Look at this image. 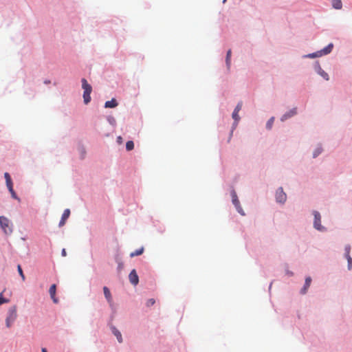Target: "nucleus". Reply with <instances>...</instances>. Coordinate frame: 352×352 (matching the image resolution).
<instances>
[{
  "instance_id": "nucleus-10",
  "label": "nucleus",
  "mask_w": 352,
  "mask_h": 352,
  "mask_svg": "<svg viewBox=\"0 0 352 352\" xmlns=\"http://www.w3.org/2000/svg\"><path fill=\"white\" fill-rule=\"evenodd\" d=\"M296 113V109L294 108L293 109H291L289 112H287L286 113H285L282 118H281V121H285L287 119L292 117L293 116H294L295 114Z\"/></svg>"
},
{
  "instance_id": "nucleus-36",
  "label": "nucleus",
  "mask_w": 352,
  "mask_h": 352,
  "mask_svg": "<svg viewBox=\"0 0 352 352\" xmlns=\"http://www.w3.org/2000/svg\"><path fill=\"white\" fill-rule=\"evenodd\" d=\"M226 1V0H223V3H225Z\"/></svg>"
},
{
  "instance_id": "nucleus-25",
  "label": "nucleus",
  "mask_w": 352,
  "mask_h": 352,
  "mask_svg": "<svg viewBox=\"0 0 352 352\" xmlns=\"http://www.w3.org/2000/svg\"><path fill=\"white\" fill-rule=\"evenodd\" d=\"M10 192L11 193L12 195V197L15 199H17V200H20L19 198L16 196L14 189H13V187H11V188H8Z\"/></svg>"
},
{
  "instance_id": "nucleus-34",
  "label": "nucleus",
  "mask_w": 352,
  "mask_h": 352,
  "mask_svg": "<svg viewBox=\"0 0 352 352\" xmlns=\"http://www.w3.org/2000/svg\"><path fill=\"white\" fill-rule=\"evenodd\" d=\"M122 137H120V136L118 137V142L119 143H122Z\"/></svg>"
},
{
  "instance_id": "nucleus-18",
  "label": "nucleus",
  "mask_w": 352,
  "mask_h": 352,
  "mask_svg": "<svg viewBox=\"0 0 352 352\" xmlns=\"http://www.w3.org/2000/svg\"><path fill=\"white\" fill-rule=\"evenodd\" d=\"M144 252V248H141L138 250H136L135 251L131 252L130 254V256L131 257H134V256H139V255H141Z\"/></svg>"
},
{
  "instance_id": "nucleus-1",
  "label": "nucleus",
  "mask_w": 352,
  "mask_h": 352,
  "mask_svg": "<svg viewBox=\"0 0 352 352\" xmlns=\"http://www.w3.org/2000/svg\"><path fill=\"white\" fill-rule=\"evenodd\" d=\"M82 87L84 89L83 93V99L85 104H88L91 100L90 94L92 91L91 86L87 82L85 78H82Z\"/></svg>"
},
{
  "instance_id": "nucleus-31",
  "label": "nucleus",
  "mask_w": 352,
  "mask_h": 352,
  "mask_svg": "<svg viewBox=\"0 0 352 352\" xmlns=\"http://www.w3.org/2000/svg\"><path fill=\"white\" fill-rule=\"evenodd\" d=\"M321 153L320 148H317L314 153V157H316Z\"/></svg>"
},
{
  "instance_id": "nucleus-26",
  "label": "nucleus",
  "mask_w": 352,
  "mask_h": 352,
  "mask_svg": "<svg viewBox=\"0 0 352 352\" xmlns=\"http://www.w3.org/2000/svg\"><path fill=\"white\" fill-rule=\"evenodd\" d=\"M234 206H235V208H236V210L238 211L239 213H240L241 215H245V213H244V212H243V210L240 204L238 206L236 205Z\"/></svg>"
},
{
  "instance_id": "nucleus-5",
  "label": "nucleus",
  "mask_w": 352,
  "mask_h": 352,
  "mask_svg": "<svg viewBox=\"0 0 352 352\" xmlns=\"http://www.w3.org/2000/svg\"><path fill=\"white\" fill-rule=\"evenodd\" d=\"M314 226L318 230H324V228L321 225V216L318 211H314Z\"/></svg>"
},
{
  "instance_id": "nucleus-2",
  "label": "nucleus",
  "mask_w": 352,
  "mask_h": 352,
  "mask_svg": "<svg viewBox=\"0 0 352 352\" xmlns=\"http://www.w3.org/2000/svg\"><path fill=\"white\" fill-rule=\"evenodd\" d=\"M0 226L6 234H10L13 231L10 221L4 216L0 217Z\"/></svg>"
},
{
  "instance_id": "nucleus-3",
  "label": "nucleus",
  "mask_w": 352,
  "mask_h": 352,
  "mask_svg": "<svg viewBox=\"0 0 352 352\" xmlns=\"http://www.w3.org/2000/svg\"><path fill=\"white\" fill-rule=\"evenodd\" d=\"M17 317L16 307L15 305L11 307L8 311V316L6 318V326L10 327Z\"/></svg>"
},
{
  "instance_id": "nucleus-33",
  "label": "nucleus",
  "mask_w": 352,
  "mask_h": 352,
  "mask_svg": "<svg viewBox=\"0 0 352 352\" xmlns=\"http://www.w3.org/2000/svg\"><path fill=\"white\" fill-rule=\"evenodd\" d=\"M61 254H62L63 256H66L67 252H66L65 249H63L62 250Z\"/></svg>"
},
{
  "instance_id": "nucleus-11",
  "label": "nucleus",
  "mask_w": 352,
  "mask_h": 352,
  "mask_svg": "<svg viewBox=\"0 0 352 352\" xmlns=\"http://www.w3.org/2000/svg\"><path fill=\"white\" fill-rule=\"evenodd\" d=\"M118 105L116 100L115 98H112L109 101H107L104 104L105 108H115Z\"/></svg>"
},
{
  "instance_id": "nucleus-16",
  "label": "nucleus",
  "mask_w": 352,
  "mask_h": 352,
  "mask_svg": "<svg viewBox=\"0 0 352 352\" xmlns=\"http://www.w3.org/2000/svg\"><path fill=\"white\" fill-rule=\"evenodd\" d=\"M332 6L335 9L340 10L342 7L341 0H332Z\"/></svg>"
},
{
  "instance_id": "nucleus-4",
  "label": "nucleus",
  "mask_w": 352,
  "mask_h": 352,
  "mask_svg": "<svg viewBox=\"0 0 352 352\" xmlns=\"http://www.w3.org/2000/svg\"><path fill=\"white\" fill-rule=\"evenodd\" d=\"M333 47V45L332 43H330L327 47H325L324 48L321 50L320 51L317 52L316 53L309 54L307 55L306 57L316 58L318 56L328 54L332 51Z\"/></svg>"
},
{
  "instance_id": "nucleus-22",
  "label": "nucleus",
  "mask_w": 352,
  "mask_h": 352,
  "mask_svg": "<svg viewBox=\"0 0 352 352\" xmlns=\"http://www.w3.org/2000/svg\"><path fill=\"white\" fill-rule=\"evenodd\" d=\"M17 270H18V272H19L20 276L21 277L22 280H25V275L23 274V270H22V268H21L20 265H18Z\"/></svg>"
},
{
  "instance_id": "nucleus-7",
  "label": "nucleus",
  "mask_w": 352,
  "mask_h": 352,
  "mask_svg": "<svg viewBox=\"0 0 352 352\" xmlns=\"http://www.w3.org/2000/svg\"><path fill=\"white\" fill-rule=\"evenodd\" d=\"M129 278L130 283L132 285H137L138 284L139 278H138V276L137 274V272H136L135 270H133L130 272L129 276Z\"/></svg>"
},
{
  "instance_id": "nucleus-30",
  "label": "nucleus",
  "mask_w": 352,
  "mask_h": 352,
  "mask_svg": "<svg viewBox=\"0 0 352 352\" xmlns=\"http://www.w3.org/2000/svg\"><path fill=\"white\" fill-rule=\"evenodd\" d=\"M241 107H242V102H239L236 107H235L234 109V111H236V112H239V111L241 109Z\"/></svg>"
},
{
  "instance_id": "nucleus-15",
  "label": "nucleus",
  "mask_w": 352,
  "mask_h": 352,
  "mask_svg": "<svg viewBox=\"0 0 352 352\" xmlns=\"http://www.w3.org/2000/svg\"><path fill=\"white\" fill-rule=\"evenodd\" d=\"M112 332L115 335V336L117 338L118 341L119 342H122V338L121 333L116 327H113L112 328Z\"/></svg>"
},
{
  "instance_id": "nucleus-14",
  "label": "nucleus",
  "mask_w": 352,
  "mask_h": 352,
  "mask_svg": "<svg viewBox=\"0 0 352 352\" xmlns=\"http://www.w3.org/2000/svg\"><path fill=\"white\" fill-rule=\"evenodd\" d=\"M311 283V277H307L306 279H305V285H304L303 288L301 290V293L302 294H305L307 292L309 287L310 286Z\"/></svg>"
},
{
  "instance_id": "nucleus-24",
  "label": "nucleus",
  "mask_w": 352,
  "mask_h": 352,
  "mask_svg": "<svg viewBox=\"0 0 352 352\" xmlns=\"http://www.w3.org/2000/svg\"><path fill=\"white\" fill-rule=\"evenodd\" d=\"M274 118H273V117H272V118H271L267 121V124H266V127H267V129H270L272 128V124H273V123H274Z\"/></svg>"
},
{
  "instance_id": "nucleus-32",
  "label": "nucleus",
  "mask_w": 352,
  "mask_h": 352,
  "mask_svg": "<svg viewBox=\"0 0 352 352\" xmlns=\"http://www.w3.org/2000/svg\"><path fill=\"white\" fill-rule=\"evenodd\" d=\"M8 300L0 296V305L7 302Z\"/></svg>"
},
{
  "instance_id": "nucleus-27",
  "label": "nucleus",
  "mask_w": 352,
  "mask_h": 352,
  "mask_svg": "<svg viewBox=\"0 0 352 352\" xmlns=\"http://www.w3.org/2000/svg\"><path fill=\"white\" fill-rule=\"evenodd\" d=\"M348 261V269L350 270L352 268V258L351 256L346 257Z\"/></svg>"
},
{
  "instance_id": "nucleus-28",
  "label": "nucleus",
  "mask_w": 352,
  "mask_h": 352,
  "mask_svg": "<svg viewBox=\"0 0 352 352\" xmlns=\"http://www.w3.org/2000/svg\"><path fill=\"white\" fill-rule=\"evenodd\" d=\"M155 303V300L153 298H150L147 300L146 305L147 307L153 306Z\"/></svg>"
},
{
  "instance_id": "nucleus-13",
  "label": "nucleus",
  "mask_w": 352,
  "mask_h": 352,
  "mask_svg": "<svg viewBox=\"0 0 352 352\" xmlns=\"http://www.w3.org/2000/svg\"><path fill=\"white\" fill-rule=\"evenodd\" d=\"M4 177L6 179V186L8 188H11V187H13V183L11 179L10 174L8 173H5Z\"/></svg>"
},
{
  "instance_id": "nucleus-20",
  "label": "nucleus",
  "mask_w": 352,
  "mask_h": 352,
  "mask_svg": "<svg viewBox=\"0 0 352 352\" xmlns=\"http://www.w3.org/2000/svg\"><path fill=\"white\" fill-rule=\"evenodd\" d=\"M230 57H231V50H229L227 52L226 60V65L228 68H230Z\"/></svg>"
},
{
  "instance_id": "nucleus-19",
  "label": "nucleus",
  "mask_w": 352,
  "mask_h": 352,
  "mask_svg": "<svg viewBox=\"0 0 352 352\" xmlns=\"http://www.w3.org/2000/svg\"><path fill=\"white\" fill-rule=\"evenodd\" d=\"M318 74L326 80H329V75L327 73H326L324 70H322L321 68L318 70Z\"/></svg>"
},
{
  "instance_id": "nucleus-29",
  "label": "nucleus",
  "mask_w": 352,
  "mask_h": 352,
  "mask_svg": "<svg viewBox=\"0 0 352 352\" xmlns=\"http://www.w3.org/2000/svg\"><path fill=\"white\" fill-rule=\"evenodd\" d=\"M345 257L350 256L351 246L347 245L345 246Z\"/></svg>"
},
{
  "instance_id": "nucleus-12",
  "label": "nucleus",
  "mask_w": 352,
  "mask_h": 352,
  "mask_svg": "<svg viewBox=\"0 0 352 352\" xmlns=\"http://www.w3.org/2000/svg\"><path fill=\"white\" fill-rule=\"evenodd\" d=\"M104 294L107 301L111 304L112 302V297L111 292L107 287H103Z\"/></svg>"
},
{
  "instance_id": "nucleus-35",
  "label": "nucleus",
  "mask_w": 352,
  "mask_h": 352,
  "mask_svg": "<svg viewBox=\"0 0 352 352\" xmlns=\"http://www.w3.org/2000/svg\"><path fill=\"white\" fill-rule=\"evenodd\" d=\"M42 352H47V349L45 348H43L41 350Z\"/></svg>"
},
{
  "instance_id": "nucleus-9",
  "label": "nucleus",
  "mask_w": 352,
  "mask_h": 352,
  "mask_svg": "<svg viewBox=\"0 0 352 352\" xmlns=\"http://www.w3.org/2000/svg\"><path fill=\"white\" fill-rule=\"evenodd\" d=\"M70 215V210L65 209L62 214L61 219L59 222V227H62L65 224L67 219L69 218Z\"/></svg>"
},
{
  "instance_id": "nucleus-23",
  "label": "nucleus",
  "mask_w": 352,
  "mask_h": 352,
  "mask_svg": "<svg viewBox=\"0 0 352 352\" xmlns=\"http://www.w3.org/2000/svg\"><path fill=\"white\" fill-rule=\"evenodd\" d=\"M238 113L239 112L234 111L232 113V118L234 120L236 124H237L240 120V117Z\"/></svg>"
},
{
  "instance_id": "nucleus-6",
  "label": "nucleus",
  "mask_w": 352,
  "mask_h": 352,
  "mask_svg": "<svg viewBox=\"0 0 352 352\" xmlns=\"http://www.w3.org/2000/svg\"><path fill=\"white\" fill-rule=\"evenodd\" d=\"M276 199L279 203H284L287 199V195L283 188H279L276 192Z\"/></svg>"
},
{
  "instance_id": "nucleus-21",
  "label": "nucleus",
  "mask_w": 352,
  "mask_h": 352,
  "mask_svg": "<svg viewBox=\"0 0 352 352\" xmlns=\"http://www.w3.org/2000/svg\"><path fill=\"white\" fill-rule=\"evenodd\" d=\"M134 148V143L133 141H128L126 144V149L127 151H131Z\"/></svg>"
},
{
  "instance_id": "nucleus-8",
  "label": "nucleus",
  "mask_w": 352,
  "mask_h": 352,
  "mask_svg": "<svg viewBox=\"0 0 352 352\" xmlns=\"http://www.w3.org/2000/svg\"><path fill=\"white\" fill-rule=\"evenodd\" d=\"M56 285L55 284L52 285L50 287L49 293H50V297L52 299L53 302L54 303H58V300L56 297Z\"/></svg>"
},
{
  "instance_id": "nucleus-17",
  "label": "nucleus",
  "mask_w": 352,
  "mask_h": 352,
  "mask_svg": "<svg viewBox=\"0 0 352 352\" xmlns=\"http://www.w3.org/2000/svg\"><path fill=\"white\" fill-rule=\"evenodd\" d=\"M231 195H232V201L233 204L234 206H236V205L238 206L240 204V202L238 199L237 195L234 190L232 191Z\"/></svg>"
}]
</instances>
